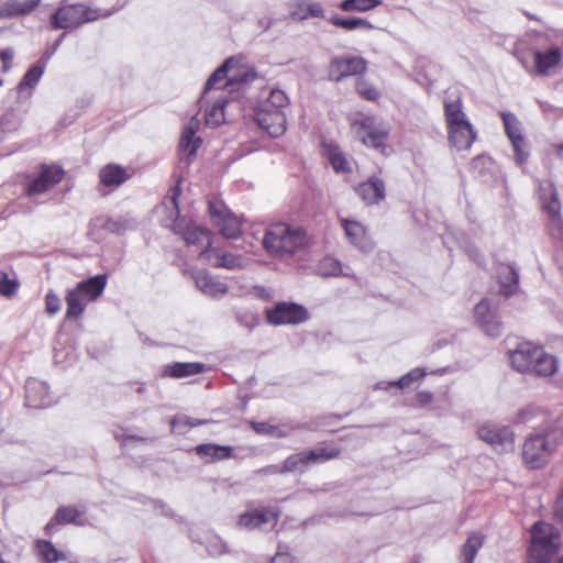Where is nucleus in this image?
<instances>
[{"mask_svg": "<svg viewBox=\"0 0 563 563\" xmlns=\"http://www.w3.org/2000/svg\"><path fill=\"white\" fill-rule=\"evenodd\" d=\"M279 520V510L271 507H258L244 511L239 516L238 526L247 530L261 529L265 525L275 526Z\"/></svg>", "mask_w": 563, "mask_h": 563, "instance_id": "nucleus-15", "label": "nucleus"}, {"mask_svg": "<svg viewBox=\"0 0 563 563\" xmlns=\"http://www.w3.org/2000/svg\"><path fill=\"white\" fill-rule=\"evenodd\" d=\"M199 290L211 298H218L228 291L227 284H196Z\"/></svg>", "mask_w": 563, "mask_h": 563, "instance_id": "nucleus-53", "label": "nucleus"}, {"mask_svg": "<svg viewBox=\"0 0 563 563\" xmlns=\"http://www.w3.org/2000/svg\"><path fill=\"white\" fill-rule=\"evenodd\" d=\"M484 544V536L479 532H473L468 536L462 545L460 560L461 563H474L475 556Z\"/></svg>", "mask_w": 563, "mask_h": 563, "instance_id": "nucleus-35", "label": "nucleus"}, {"mask_svg": "<svg viewBox=\"0 0 563 563\" xmlns=\"http://www.w3.org/2000/svg\"><path fill=\"white\" fill-rule=\"evenodd\" d=\"M45 65H41L40 63L32 66L23 76L21 81L18 85V93L19 97H30L32 89L37 85L40 81L43 73H44Z\"/></svg>", "mask_w": 563, "mask_h": 563, "instance_id": "nucleus-33", "label": "nucleus"}, {"mask_svg": "<svg viewBox=\"0 0 563 563\" xmlns=\"http://www.w3.org/2000/svg\"><path fill=\"white\" fill-rule=\"evenodd\" d=\"M42 0H7L0 3V18L27 15L33 12Z\"/></svg>", "mask_w": 563, "mask_h": 563, "instance_id": "nucleus-27", "label": "nucleus"}, {"mask_svg": "<svg viewBox=\"0 0 563 563\" xmlns=\"http://www.w3.org/2000/svg\"><path fill=\"white\" fill-rule=\"evenodd\" d=\"M33 548L36 556L42 563H56L67 560L66 553L56 549L48 540L37 539L34 541Z\"/></svg>", "mask_w": 563, "mask_h": 563, "instance_id": "nucleus-30", "label": "nucleus"}, {"mask_svg": "<svg viewBox=\"0 0 563 563\" xmlns=\"http://www.w3.org/2000/svg\"><path fill=\"white\" fill-rule=\"evenodd\" d=\"M319 273L324 277H351L349 273H344L342 264L332 256H325L318 266Z\"/></svg>", "mask_w": 563, "mask_h": 563, "instance_id": "nucleus-40", "label": "nucleus"}, {"mask_svg": "<svg viewBox=\"0 0 563 563\" xmlns=\"http://www.w3.org/2000/svg\"><path fill=\"white\" fill-rule=\"evenodd\" d=\"M476 136V131L472 124L471 126L455 125L448 128V140L457 151L470 150Z\"/></svg>", "mask_w": 563, "mask_h": 563, "instance_id": "nucleus-26", "label": "nucleus"}, {"mask_svg": "<svg viewBox=\"0 0 563 563\" xmlns=\"http://www.w3.org/2000/svg\"><path fill=\"white\" fill-rule=\"evenodd\" d=\"M357 93L366 100L375 101L379 98V91L364 78H357L355 82Z\"/></svg>", "mask_w": 563, "mask_h": 563, "instance_id": "nucleus-49", "label": "nucleus"}, {"mask_svg": "<svg viewBox=\"0 0 563 563\" xmlns=\"http://www.w3.org/2000/svg\"><path fill=\"white\" fill-rule=\"evenodd\" d=\"M466 252L470 258H472L474 262H476L477 264L482 263L483 256L476 247H468Z\"/></svg>", "mask_w": 563, "mask_h": 563, "instance_id": "nucleus-63", "label": "nucleus"}, {"mask_svg": "<svg viewBox=\"0 0 563 563\" xmlns=\"http://www.w3.org/2000/svg\"><path fill=\"white\" fill-rule=\"evenodd\" d=\"M250 426L253 429V431L256 432L257 434L273 435L280 439L287 438L289 435V431L277 426H273L268 422L251 421Z\"/></svg>", "mask_w": 563, "mask_h": 563, "instance_id": "nucleus-45", "label": "nucleus"}, {"mask_svg": "<svg viewBox=\"0 0 563 563\" xmlns=\"http://www.w3.org/2000/svg\"><path fill=\"white\" fill-rule=\"evenodd\" d=\"M195 453L206 463H214L223 460L233 459L234 448L216 443H202L195 448Z\"/></svg>", "mask_w": 563, "mask_h": 563, "instance_id": "nucleus-25", "label": "nucleus"}, {"mask_svg": "<svg viewBox=\"0 0 563 563\" xmlns=\"http://www.w3.org/2000/svg\"><path fill=\"white\" fill-rule=\"evenodd\" d=\"M111 15V12H101L99 9H90L82 3H68L62 1L51 16V25L55 30L76 29L86 22Z\"/></svg>", "mask_w": 563, "mask_h": 563, "instance_id": "nucleus-6", "label": "nucleus"}, {"mask_svg": "<svg viewBox=\"0 0 563 563\" xmlns=\"http://www.w3.org/2000/svg\"><path fill=\"white\" fill-rule=\"evenodd\" d=\"M508 356L512 368L522 374L551 377L558 372V358L530 341L520 342Z\"/></svg>", "mask_w": 563, "mask_h": 563, "instance_id": "nucleus-2", "label": "nucleus"}, {"mask_svg": "<svg viewBox=\"0 0 563 563\" xmlns=\"http://www.w3.org/2000/svg\"><path fill=\"white\" fill-rule=\"evenodd\" d=\"M446 129L455 125L471 126L466 113L463 110L462 93L460 91L445 92L443 100Z\"/></svg>", "mask_w": 563, "mask_h": 563, "instance_id": "nucleus-17", "label": "nucleus"}, {"mask_svg": "<svg viewBox=\"0 0 563 563\" xmlns=\"http://www.w3.org/2000/svg\"><path fill=\"white\" fill-rule=\"evenodd\" d=\"M501 119L505 126V132L508 139L510 140L515 151L516 163L521 165L529 157L527 142L521 132V123L518 120V118L511 112H503Z\"/></svg>", "mask_w": 563, "mask_h": 563, "instance_id": "nucleus-13", "label": "nucleus"}, {"mask_svg": "<svg viewBox=\"0 0 563 563\" xmlns=\"http://www.w3.org/2000/svg\"><path fill=\"white\" fill-rule=\"evenodd\" d=\"M25 404L31 408H43L49 404L47 387L38 380H30L25 385Z\"/></svg>", "mask_w": 563, "mask_h": 563, "instance_id": "nucleus-28", "label": "nucleus"}, {"mask_svg": "<svg viewBox=\"0 0 563 563\" xmlns=\"http://www.w3.org/2000/svg\"><path fill=\"white\" fill-rule=\"evenodd\" d=\"M548 233L550 236L561 243H563V219L558 218V220L549 221L547 225Z\"/></svg>", "mask_w": 563, "mask_h": 563, "instance_id": "nucleus-54", "label": "nucleus"}, {"mask_svg": "<svg viewBox=\"0 0 563 563\" xmlns=\"http://www.w3.org/2000/svg\"><path fill=\"white\" fill-rule=\"evenodd\" d=\"M264 316L271 325L300 324L310 318L306 307L291 301H280L266 308Z\"/></svg>", "mask_w": 563, "mask_h": 563, "instance_id": "nucleus-8", "label": "nucleus"}, {"mask_svg": "<svg viewBox=\"0 0 563 563\" xmlns=\"http://www.w3.org/2000/svg\"><path fill=\"white\" fill-rule=\"evenodd\" d=\"M477 435L499 453L512 450L515 446V437L508 427L483 424L478 428Z\"/></svg>", "mask_w": 563, "mask_h": 563, "instance_id": "nucleus-11", "label": "nucleus"}, {"mask_svg": "<svg viewBox=\"0 0 563 563\" xmlns=\"http://www.w3.org/2000/svg\"><path fill=\"white\" fill-rule=\"evenodd\" d=\"M432 400L433 394L428 390H421L415 395V402L419 407L428 406L432 402Z\"/></svg>", "mask_w": 563, "mask_h": 563, "instance_id": "nucleus-56", "label": "nucleus"}, {"mask_svg": "<svg viewBox=\"0 0 563 563\" xmlns=\"http://www.w3.org/2000/svg\"><path fill=\"white\" fill-rule=\"evenodd\" d=\"M355 190L368 206L378 205L386 197L385 181L377 175L368 177L367 180L361 183Z\"/></svg>", "mask_w": 563, "mask_h": 563, "instance_id": "nucleus-20", "label": "nucleus"}, {"mask_svg": "<svg viewBox=\"0 0 563 563\" xmlns=\"http://www.w3.org/2000/svg\"><path fill=\"white\" fill-rule=\"evenodd\" d=\"M147 440H148L147 438H145V437H140V435H124V437H122V439H121V443H122V445H126V444H128V442H130V441H135V442H142V443H145V442H147Z\"/></svg>", "mask_w": 563, "mask_h": 563, "instance_id": "nucleus-64", "label": "nucleus"}, {"mask_svg": "<svg viewBox=\"0 0 563 563\" xmlns=\"http://www.w3.org/2000/svg\"><path fill=\"white\" fill-rule=\"evenodd\" d=\"M85 514V506L68 505L58 507L55 511V515L44 527L45 534L52 536L55 532L57 526H84L85 522L82 520V516Z\"/></svg>", "mask_w": 563, "mask_h": 563, "instance_id": "nucleus-16", "label": "nucleus"}, {"mask_svg": "<svg viewBox=\"0 0 563 563\" xmlns=\"http://www.w3.org/2000/svg\"><path fill=\"white\" fill-rule=\"evenodd\" d=\"M367 70V62L360 56H342L331 60L329 66V78L333 81H341L350 76L363 75Z\"/></svg>", "mask_w": 563, "mask_h": 563, "instance_id": "nucleus-12", "label": "nucleus"}, {"mask_svg": "<svg viewBox=\"0 0 563 563\" xmlns=\"http://www.w3.org/2000/svg\"><path fill=\"white\" fill-rule=\"evenodd\" d=\"M498 280L497 282H519V273L514 264H501L498 267Z\"/></svg>", "mask_w": 563, "mask_h": 563, "instance_id": "nucleus-52", "label": "nucleus"}, {"mask_svg": "<svg viewBox=\"0 0 563 563\" xmlns=\"http://www.w3.org/2000/svg\"><path fill=\"white\" fill-rule=\"evenodd\" d=\"M291 16L297 20H306L310 16L324 18V10L317 2L300 1L292 10Z\"/></svg>", "mask_w": 563, "mask_h": 563, "instance_id": "nucleus-37", "label": "nucleus"}, {"mask_svg": "<svg viewBox=\"0 0 563 563\" xmlns=\"http://www.w3.org/2000/svg\"><path fill=\"white\" fill-rule=\"evenodd\" d=\"M519 291V284H500L498 294L505 299L511 297Z\"/></svg>", "mask_w": 563, "mask_h": 563, "instance_id": "nucleus-57", "label": "nucleus"}, {"mask_svg": "<svg viewBox=\"0 0 563 563\" xmlns=\"http://www.w3.org/2000/svg\"><path fill=\"white\" fill-rule=\"evenodd\" d=\"M307 244L306 232L286 223L271 225L263 238L264 249L279 258H289Z\"/></svg>", "mask_w": 563, "mask_h": 563, "instance_id": "nucleus-3", "label": "nucleus"}, {"mask_svg": "<svg viewBox=\"0 0 563 563\" xmlns=\"http://www.w3.org/2000/svg\"><path fill=\"white\" fill-rule=\"evenodd\" d=\"M292 454L288 455L282 464H271L255 471L257 475H283L297 472Z\"/></svg>", "mask_w": 563, "mask_h": 563, "instance_id": "nucleus-39", "label": "nucleus"}, {"mask_svg": "<svg viewBox=\"0 0 563 563\" xmlns=\"http://www.w3.org/2000/svg\"><path fill=\"white\" fill-rule=\"evenodd\" d=\"M561 547L560 531L551 523L538 521L531 528L529 563H549Z\"/></svg>", "mask_w": 563, "mask_h": 563, "instance_id": "nucleus-5", "label": "nucleus"}, {"mask_svg": "<svg viewBox=\"0 0 563 563\" xmlns=\"http://www.w3.org/2000/svg\"><path fill=\"white\" fill-rule=\"evenodd\" d=\"M202 140L200 137H196L195 135H189L188 132L183 131L179 150L181 152H187L188 156H195L197 150L201 145Z\"/></svg>", "mask_w": 563, "mask_h": 563, "instance_id": "nucleus-48", "label": "nucleus"}, {"mask_svg": "<svg viewBox=\"0 0 563 563\" xmlns=\"http://www.w3.org/2000/svg\"><path fill=\"white\" fill-rule=\"evenodd\" d=\"M341 448L320 443L312 449L292 453V460L295 461L292 463L296 464L297 471H303L311 465L324 464L327 462L336 460L341 456Z\"/></svg>", "mask_w": 563, "mask_h": 563, "instance_id": "nucleus-9", "label": "nucleus"}, {"mask_svg": "<svg viewBox=\"0 0 563 563\" xmlns=\"http://www.w3.org/2000/svg\"><path fill=\"white\" fill-rule=\"evenodd\" d=\"M206 260L217 267L232 269L242 266V258L240 256L231 253H220L214 249L210 251V258L206 257Z\"/></svg>", "mask_w": 563, "mask_h": 563, "instance_id": "nucleus-38", "label": "nucleus"}, {"mask_svg": "<svg viewBox=\"0 0 563 563\" xmlns=\"http://www.w3.org/2000/svg\"><path fill=\"white\" fill-rule=\"evenodd\" d=\"M106 284H77L66 296L67 310L65 321L77 320L88 302L96 300L103 292Z\"/></svg>", "mask_w": 563, "mask_h": 563, "instance_id": "nucleus-7", "label": "nucleus"}, {"mask_svg": "<svg viewBox=\"0 0 563 563\" xmlns=\"http://www.w3.org/2000/svg\"><path fill=\"white\" fill-rule=\"evenodd\" d=\"M0 59L3 65V71H8L11 67V62L13 59V51L9 48L0 51Z\"/></svg>", "mask_w": 563, "mask_h": 563, "instance_id": "nucleus-59", "label": "nucleus"}, {"mask_svg": "<svg viewBox=\"0 0 563 563\" xmlns=\"http://www.w3.org/2000/svg\"><path fill=\"white\" fill-rule=\"evenodd\" d=\"M342 227L350 243L362 252H371L374 242L367 234L366 228L358 221L342 219Z\"/></svg>", "mask_w": 563, "mask_h": 563, "instance_id": "nucleus-21", "label": "nucleus"}, {"mask_svg": "<svg viewBox=\"0 0 563 563\" xmlns=\"http://www.w3.org/2000/svg\"><path fill=\"white\" fill-rule=\"evenodd\" d=\"M91 228H102L106 231L114 234H123L126 230L133 227L132 221L126 218H102L97 217L90 222Z\"/></svg>", "mask_w": 563, "mask_h": 563, "instance_id": "nucleus-32", "label": "nucleus"}, {"mask_svg": "<svg viewBox=\"0 0 563 563\" xmlns=\"http://www.w3.org/2000/svg\"><path fill=\"white\" fill-rule=\"evenodd\" d=\"M65 172L60 166H43L38 176L27 186V196L42 194L49 190L59 181H62Z\"/></svg>", "mask_w": 563, "mask_h": 563, "instance_id": "nucleus-19", "label": "nucleus"}, {"mask_svg": "<svg viewBox=\"0 0 563 563\" xmlns=\"http://www.w3.org/2000/svg\"><path fill=\"white\" fill-rule=\"evenodd\" d=\"M540 201L543 211L547 213L549 221L561 218V201L558 190L553 183L545 181L540 186Z\"/></svg>", "mask_w": 563, "mask_h": 563, "instance_id": "nucleus-23", "label": "nucleus"}, {"mask_svg": "<svg viewBox=\"0 0 563 563\" xmlns=\"http://www.w3.org/2000/svg\"><path fill=\"white\" fill-rule=\"evenodd\" d=\"M426 371L423 368L416 367L402 375L395 382H380L376 385V389L389 390L391 387H398L400 389L409 388L413 383L423 379Z\"/></svg>", "mask_w": 563, "mask_h": 563, "instance_id": "nucleus-34", "label": "nucleus"}, {"mask_svg": "<svg viewBox=\"0 0 563 563\" xmlns=\"http://www.w3.org/2000/svg\"><path fill=\"white\" fill-rule=\"evenodd\" d=\"M563 441V432L553 430L544 434H532L522 445V461L530 470L545 467Z\"/></svg>", "mask_w": 563, "mask_h": 563, "instance_id": "nucleus-4", "label": "nucleus"}, {"mask_svg": "<svg viewBox=\"0 0 563 563\" xmlns=\"http://www.w3.org/2000/svg\"><path fill=\"white\" fill-rule=\"evenodd\" d=\"M227 100L222 97L217 98L213 104L206 111V124L209 126H218L224 121V107Z\"/></svg>", "mask_w": 563, "mask_h": 563, "instance_id": "nucleus-42", "label": "nucleus"}, {"mask_svg": "<svg viewBox=\"0 0 563 563\" xmlns=\"http://www.w3.org/2000/svg\"><path fill=\"white\" fill-rule=\"evenodd\" d=\"M20 284H0V294L4 297H11L16 292Z\"/></svg>", "mask_w": 563, "mask_h": 563, "instance_id": "nucleus-61", "label": "nucleus"}, {"mask_svg": "<svg viewBox=\"0 0 563 563\" xmlns=\"http://www.w3.org/2000/svg\"><path fill=\"white\" fill-rule=\"evenodd\" d=\"M181 192L180 179L176 185L169 189L168 195L162 202V209L165 217L161 220L162 224L172 229L176 234L181 235L184 241L189 246H197L201 249L199 256L201 258L209 257L212 250V232L207 228L197 227L180 218V210L178 198Z\"/></svg>", "mask_w": 563, "mask_h": 563, "instance_id": "nucleus-1", "label": "nucleus"}, {"mask_svg": "<svg viewBox=\"0 0 563 563\" xmlns=\"http://www.w3.org/2000/svg\"><path fill=\"white\" fill-rule=\"evenodd\" d=\"M329 159L332 168L336 173H350L352 170L344 154L338 148L330 150Z\"/></svg>", "mask_w": 563, "mask_h": 563, "instance_id": "nucleus-47", "label": "nucleus"}, {"mask_svg": "<svg viewBox=\"0 0 563 563\" xmlns=\"http://www.w3.org/2000/svg\"><path fill=\"white\" fill-rule=\"evenodd\" d=\"M271 563H297L296 558L288 552H277Z\"/></svg>", "mask_w": 563, "mask_h": 563, "instance_id": "nucleus-58", "label": "nucleus"}, {"mask_svg": "<svg viewBox=\"0 0 563 563\" xmlns=\"http://www.w3.org/2000/svg\"><path fill=\"white\" fill-rule=\"evenodd\" d=\"M289 106V98L285 91L274 88L265 99V107H275L286 109Z\"/></svg>", "mask_w": 563, "mask_h": 563, "instance_id": "nucleus-50", "label": "nucleus"}, {"mask_svg": "<svg viewBox=\"0 0 563 563\" xmlns=\"http://www.w3.org/2000/svg\"><path fill=\"white\" fill-rule=\"evenodd\" d=\"M475 322L489 336H498L501 332V323L497 319L496 309L488 299H482L474 308Z\"/></svg>", "mask_w": 563, "mask_h": 563, "instance_id": "nucleus-18", "label": "nucleus"}, {"mask_svg": "<svg viewBox=\"0 0 563 563\" xmlns=\"http://www.w3.org/2000/svg\"><path fill=\"white\" fill-rule=\"evenodd\" d=\"M20 124V117L14 111H7L0 119V129L3 132L16 131Z\"/></svg>", "mask_w": 563, "mask_h": 563, "instance_id": "nucleus-51", "label": "nucleus"}, {"mask_svg": "<svg viewBox=\"0 0 563 563\" xmlns=\"http://www.w3.org/2000/svg\"><path fill=\"white\" fill-rule=\"evenodd\" d=\"M563 58V53L559 47H551L548 51L534 52L533 71L541 77L548 76L550 70L556 67Z\"/></svg>", "mask_w": 563, "mask_h": 563, "instance_id": "nucleus-24", "label": "nucleus"}, {"mask_svg": "<svg viewBox=\"0 0 563 563\" xmlns=\"http://www.w3.org/2000/svg\"><path fill=\"white\" fill-rule=\"evenodd\" d=\"M332 25L343 29L345 31L364 30L371 31L375 26L372 22L364 18H342L340 15H333L330 18Z\"/></svg>", "mask_w": 563, "mask_h": 563, "instance_id": "nucleus-36", "label": "nucleus"}, {"mask_svg": "<svg viewBox=\"0 0 563 563\" xmlns=\"http://www.w3.org/2000/svg\"><path fill=\"white\" fill-rule=\"evenodd\" d=\"M210 420L195 419L185 415L175 416L172 421V430L179 434L186 433L189 429L209 423Z\"/></svg>", "mask_w": 563, "mask_h": 563, "instance_id": "nucleus-41", "label": "nucleus"}, {"mask_svg": "<svg viewBox=\"0 0 563 563\" xmlns=\"http://www.w3.org/2000/svg\"><path fill=\"white\" fill-rule=\"evenodd\" d=\"M255 119L257 124L273 137H278L286 131L285 112H269L266 109H256Z\"/></svg>", "mask_w": 563, "mask_h": 563, "instance_id": "nucleus-22", "label": "nucleus"}, {"mask_svg": "<svg viewBox=\"0 0 563 563\" xmlns=\"http://www.w3.org/2000/svg\"><path fill=\"white\" fill-rule=\"evenodd\" d=\"M209 213L212 222L220 229L223 236L227 239L240 236L241 224L239 219L221 201H210Z\"/></svg>", "mask_w": 563, "mask_h": 563, "instance_id": "nucleus-10", "label": "nucleus"}, {"mask_svg": "<svg viewBox=\"0 0 563 563\" xmlns=\"http://www.w3.org/2000/svg\"><path fill=\"white\" fill-rule=\"evenodd\" d=\"M198 128L199 120L196 117H192L184 128V131L188 132L189 135H196Z\"/></svg>", "mask_w": 563, "mask_h": 563, "instance_id": "nucleus-62", "label": "nucleus"}, {"mask_svg": "<svg viewBox=\"0 0 563 563\" xmlns=\"http://www.w3.org/2000/svg\"><path fill=\"white\" fill-rule=\"evenodd\" d=\"M554 516L558 520L563 522V487L554 506Z\"/></svg>", "mask_w": 563, "mask_h": 563, "instance_id": "nucleus-60", "label": "nucleus"}, {"mask_svg": "<svg viewBox=\"0 0 563 563\" xmlns=\"http://www.w3.org/2000/svg\"><path fill=\"white\" fill-rule=\"evenodd\" d=\"M232 63L233 57H230L225 59V62L212 73L205 85L203 95H207L210 89L214 88L217 84L227 78Z\"/></svg>", "mask_w": 563, "mask_h": 563, "instance_id": "nucleus-46", "label": "nucleus"}, {"mask_svg": "<svg viewBox=\"0 0 563 563\" xmlns=\"http://www.w3.org/2000/svg\"><path fill=\"white\" fill-rule=\"evenodd\" d=\"M357 131L362 143L375 150H384L389 135V129L383 124H377L376 120L371 117L362 119Z\"/></svg>", "mask_w": 563, "mask_h": 563, "instance_id": "nucleus-14", "label": "nucleus"}, {"mask_svg": "<svg viewBox=\"0 0 563 563\" xmlns=\"http://www.w3.org/2000/svg\"><path fill=\"white\" fill-rule=\"evenodd\" d=\"M128 174L125 168L117 164H108L99 172L100 183L106 187L118 188L126 179Z\"/></svg>", "mask_w": 563, "mask_h": 563, "instance_id": "nucleus-31", "label": "nucleus"}, {"mask_svg": "<svg viewBox=\"0 0 563 563\" xmlns=\"http://www.w3.org/2000/svg\"><path fill=\"white\" fill-rule=\"evenodd\" d=\"M257 77V74L253 69L243 70L241 73L234 74L231 76L224 87L230 91L240 90L246 84L254 81Z\"/></svg>", "mask_w": 563, "mask_h": 563, "instance_id": "nucleus-44", "label": "nucleus"}, {"mask_svg": "<svg viewBox=\"0 0 563 563\" xmlns=\"http://www.w3.org/2000/svg\"><path fill=\"white\" fill-rule=\"evenodd\" d=\"M382 0H343L339 8L344 12H366L375 9Z\"/></svg>", "mask_w": 563, "mask_h": 563, "instance_id": "nucleus-43", "label": "nucleus"}, {"mask_svg": "<svg viewBox=\"0 0 563 563\" xmlns=\"http://www.w3.org/2000/svg\"><path fill=\"white\" fill-rule=\"evenodd\" d=\"M203 371L205 364L199 362H175L164 366L163 376L170 378H184L201 374Z\"/></svg>", "mask_w": 563, "mask_h": 563, "instance_id": "nucleus-29", "label": "nucleus"}, {"mask_svg": "<svg viewBox=\"0 0 563 563\" xmlns=\"http://www.w3.org/2000/svg\"><path fill=\"white\" fill-rule=\"evenodd\" d=\"M62 308V301L58 296L48 292L45 297V311L48 316L56 314Z\"/></svg>", "mask_w": 563, "mask_h": 563, "instance_id": "nucleus-55", "label": "nucleus"}]
</instances>
